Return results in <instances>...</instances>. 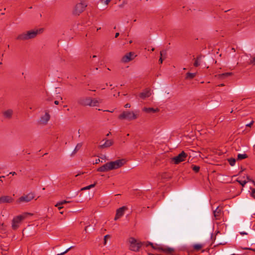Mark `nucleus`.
<instances>
[{
    "instance_id": "f257e3e1",
    "label": "nucleus",
    "mask_w": 255,
    "mask_h": 255,
    "mask_svg": "<svg viewBox=\"0 0 255 255\" xmlns=\"http://www.w3.org/2000/svg\"><path fill=\"white\" fill-rule=\"evenodd\" d=\"M138 113V112L137 111L135 112L124 111L119 116V119L120 120H127L130 121L137 119Z\"/></svg>"
},
{
    "instance_id": "f03ea898",
    "label": "nucleus",
    "mask_w": 255,
    "mask_h": 255,
    "mask_svg": "<svg viewBox=\"0 0 255 255\" xmlns=\"http://www.w3.org/2000/svg\"><path fill=\"white\" fill-rule=\"evenodd\" d=\"M27 216V213L24 215H20L13 218L12 221V228L14 230H16L19 227V224Z\"/></svg>"
},
{
    "instance_id": "7ed1b4c3",
    "label": "nucleus",
    "mask_w": 255,
    "mask_h": 255,
    "mask_svg": "<svg viewBox=\"0 0 255 255\" xmlns=\"http://www.w3.org/2000/svg\"><path fill=\"white\" fill-rule=\"evenodd\" d=\"M87 6V3L85 2H81L77 3L73 11V14L79 15L80 13L84 11Z\"/></svg>"
},
{
    "instance_id": "20e7f679",
    "label": "nucleus",
    "mask_w": 255,
    "mask_h": 255,
    "mask_svg": "<svg viewBox=\"0 0 255 255\" xmlns=\"http://www.w3.org/2000/svg\"><path fill=\"white\" fill-rule=\"evenodd\" d=\"M130 243V249L134 252H138L141 247L142 243L141 242H137V241L134 238H130L129 239Z\"/></svg>"
},
{
    "instance_id": "39448f33",
    "label": "nucleus",
    "mask_w": 255,
    "mask_h": 255,
    "mask_svg": "<svg viewBox=\"0 0 255 255\" xmlns=\"http://www.w3.org/2000/svg\"><path fill=\"white\" fill-rule=\"evenodd\" d=\"M188 155L184 151H182L177 156H174L171 158L172 161L175 164H178L180 162L185 161V158Z\"/></svg>"
},
{
    "instance_id": "423d86ee",
    "label": "nucleus",
    "mask_w": 255,
    "mask_h": 255,
    "mask_svg": "<svg viewBox=\"0 0 255 255\" xmlns=\"http://www.w3.org/2000/svg\"><path fill=\"white\" fill-rule=\"evenodd\" d=\"M112 170L117 169L124 165L126 160L124 159H118L114 161L109 162Z\"/></svg>"
},
{
    "instance_id": "0eeeda50",
    "label": "nucleus",
    "mask_w": 255,
    "mask_h": 255,
    "mask_svg": "<svg viewBox=\"0 0 255 255\" xmlns=\"http://www.w3.org/2000/svg\"><path fill=\"white\" fill-rule=\"evenodd\" d=\"M34 198V195L33 193H29V194L22 196L20 198H19L17 200V203H21V202H28L32 200Z\"/></svg>"
},
{
    "instance_id": "6e6552de",
    "label": "nucleus",
    "mask_w": 255,
    "mask_h": 255,
    "mask_svg": "<svg viewBox=\"0 0 255 255\" xmlns=\"http://www.w3.org/2000/svg\"><path fill=\"white\" fill-rule=\"evenodd\" d=\"M43 32V29L40 28L39 29L31 30L26 31V33L28 39L34 38L36 36L38 33H42Z\"/></svg>"
},
{
    "instance_id": "1a4fd4ad",
    "label": "nucleus",
    "mask_w": 255,
    "mask_h": 255,
    "mask_svg": "<svg viewBox=\"0 0 255 255\" xmlns=\"http://www.w3.org/2000/svg\"><path fill=\"white\" fill-rule=\"evenodd\" d=\"M136 56V55H135V53L133 52H130L127 53L125 56L123 57L122 61L124 63H128L133 59Z\"/></svg>"
},
{
    "instance_id": "9d476101",
    "label": "nucleus",
    "mask_w": 255,
    "mask_h": 255,
    "mask_svg": "<svg viewBox=\"0 0 255 255\" xmlns=\"http://www.w3.org/2000/svg\"><path fill=\"white\" fill-rule=\"evenodd\" d=\"M128 209V207L125 206L118 209L116 211V214L114 220H117L118 219L122 217L124 215L125 212Z\"/></svg>"
},
{
    "instance_id": "9b49d317",
    "label": "nucleus",
    "mask_w": 255,
    "mask_h": 255,
    "mask_svg": "<svg viewBox=\"0 0 255 255\" xmlns=\"http://www.w3.org/2000/svg\"><path fill=\"white\" fill-rule=\"evenodd\" d=\"M91 102V98L90 97H82L80 98L78 101V103L83 106H89Z\"/></svg>"
},
{
    "instance_id": "f8f14e48",
    "label": "nucleus",
    "mask_w": 255,
    "mask_h": 255,
    "mask_svg": "<svg viewBox=\"0 0 255 255\" xmlns=\"http://www.w3.org/2000/svg\"><path fill=\"white\" fill-rule=\"evenodd\" d=\"M151 95L150 90L148 88H146L144 89L142 92L140 93L139 94V97L140 98L144 100L147 98H148Z\"/></svg>"
},
{
    "instance_id": "ddd939ff",
    "label": "nucleus",
    "mask_w": 255,
    "mask_h": 255,
    "mask_svg": "<svg viewBox=\"0 0 255 255\" xmlns=\"http://www.w3.org/2000/svg\"><path fill=\"white\" fill-rule=\"evenodd\" d=\"M111 167L110 166V162H107L106 164H104L102 166L99 167L97 169V171L99 172H107L108 171L111 170Z\"/></svg>"
},
{
    "instance_id": "4468645a",
    "label": "nucleus",
    "mask_w": 255,
    "mask_h": 255,
    "mask_svg": "<svg viewBox=\"0 0 255 255\" xmlns=\"http://www.w3.org/2000/svg\"><path fill=\"white\" fill-rule=\"evenodd\" d=\"M50 115L47 112H46L45 115L41 117L40 123L43 124H46L50 120Z\"/></svg>"
},
{
    "instance_id": "2eb2a0df",
    "label": "nucleus",
    "mask_w": 255,
    "mask_h": 255,
    "mask_svg": "<svg viewBox=\"0 0 255 255\" xmlns=\"http://www.w3.org/2000/svg\"><path fill=\"white\" fill-rule=\"evenodd\" d=\"M1 204L5 203H11L13 201V199L9 196H3L0 197Z\"/></svg>"
},
{
    "instance_id": "dca6fc26",
    "label": "nucleus",
    "mask_w": 255,
    "mask_h": 255,
    "mask_svg": "<svg viewBox=\"0 0 255 255\" xmlns=\"http://www.w3.org/2000/svg\"><path fill=\"white\" fill-rule=\"evenodd\" d=\"M114 143V142L112 140L107 139L106 140L105 143L99 146V147L101 149L110 147Z\"/></svg>"
},
{
    "instance_id": "f3484780",
    "label": "nucleus",
    "mask_w": 255,
    "mask_h": 255,
    "mask_svg": "<svg viewBox=\"0 0 255 255\" xmlns=\"http://www.w3.org/2000/svg\"><path fill=\"white\" fill-rule=\"evenodd\" d=\"M159 111L158 108L154 109L153 108H146L144 107L143 109V111L147 113H154Z\"/></svg>"
},
{
    "instance_id": "a211bd4d",
    "label": "nucleus",
    "mask_w": 255,
    "mask_h": 255,
    "mask_svg": "<svg viewBox=\"0 0 255 255\" xmlns=\"http://www.w3.org/2000/svg\"><path fill=\"white\" fill-rule=\"evenodd\" d=\"M13 114V111L11 109L7 110L3 113V115L5 118L10 119Z\"/></svg>"
},
{
    "instance_id": "6ab92c4d",
    "label": "nucleus",
    "mask_w": 255,
    "mask_h": 255,
    "mask_svg": "<svg viewBox=\"0 0 255 255\" xmlns=\"http://www.w3.org/2000/svg\"><path fill=\"white\" fill-rule=\"evenodd\" d=\"M17 40H28L26 32H23L19 34L16 38Z\"/></svg>"
},
{
    "instance_id": "aec40b11",
    "label": "nucleus",
    "mask_w": 255,
    "mask_h": 255,
    "mask_svg": "<svg viewBox=\"0 0 255 255\" xmlns=\"http://www.w3.org/2000/svg\"><path fill=\"white\" fill-rule=\"evenodd\" d=\"M196 73H190L188 72L186 74L185 79L191 80L196 76Z\"/></svg>"
},
{
    "instance_id": "412c9836",
    "label": "nucleus",
    "mask_w": 255,
    "mask_h": 255,
    "mask_svg": "<svg viewBox=\"0 0 255 255\" xmlns=\"http://www.w3.org/2000/svg\"><path fill=\"white\" fill-rule=\"evenodd\" d=\"M232 74H233L231 72H227V73H222L221 74H219L218 77L220 79H225L227 77H228L230 76H231Z\"/></svg>"
},
{
    "instance_id": "4be33fe9",
    "label": "nucleus",
    "mask_w": 255,
    "mask_h": 255,
    "mask_svg": "<svg viewBox=\"0 0 255 255\" xmlns=\"http://www.w3.org/2000/svg\"><path fill=\"white\" fill-rule=\"evenodd\" d=\"M201 59H202V56L201 55H198L195 60V62L194 63V66L195 67H198L200 65V61L201 60Z\"/></svg>"
},
{
    "instance_id": "5701e85b",
    "label": "nucleus",
    "mask_w": 255,
    "mask_h": 255,
    "mask_svg": "<svg viewBox=\"0 0 255 255\" xmlns=\"http://www.w3.org/2000/svg\"><path fill=\"white\" fill-rule=\"evenodd\" d=\"M221 214V210L219 209V207H218L216 210L214 211V215L216 219H219V217L220 216Z\"/></svg>"
},
{
    "instance_id": "b1692460",
    "label": "nucleus",
    "mask_w": 255,
    "mask_h": 255,
    "mask_svg": "<svg viewBox=\"0 0 255 255\" xmlns=\"http://www.w3.org/2000/svg\"><path fill=\"white\" fill-rule=\"evenodd\" d=\"M160 250H162L163 252L169 254H172V253L174 252V249L171 248H161Z\"/></svg>"
},
{
    "instance_id": "393cba45",
    "label": "nucleus",
    "mask_w": 255,
    "mask_h": 255,
    "mask_svg": "<svg viewBox=\"0 0 255 255\" xmlns=\"http://www.w3.org/2000/svg\"><path fill=\"white\" fill-rule=\"evenodd\" d=\"M91 103H90V106L91 107H96L98 106L99 102L96 99H92L91 98Z\"/></svg>"
},
{
    "instance_id": "a878e982",
    "label": "nucleus",
    "mask_w": 255,
    "mask_h": 255,
    "mask_svg": "<svg viewBox=\"0 0 255 255\" xmlns=\"http://www.w3.org/2000/svg\"><path fill=\"white\" fill-rule=\"evenodd\" d=\"M248 155L247 154H238L237 156V160H241L248 157Z\"/></svg>"
},
{
    "instance_id": "bb28decb",
    "label": "nucleus",
    "mask_w": 255,
    "mask_h": 255,
    "mask_svg": "<svg viewBox=\"0 0 255 255\" xmlns=\"http://www.w3.org/2000/svg\"><path fill=\"white\" fill-rule=\"evenodd\" d=\"M191 168L195 173H198L200 170V167L199 166L192 164L191 165Z\"/></svg>"
},
{
    "instance_id": "cd10ccee",
    "label": "nucleus",
    "mask_w": 255,
    "mask_h": 255,
    "mask_svg": "<svg viewBox=\"0 0 255 255\" xmlns=\"http://www.w3.org/2000/svg\"><path fill=\"white\" fill-rule=\"evenodd\" d=\"M97 182H95L94 184H91L87 186L84 187L81 189V190H86L88 189H90L91 188L94 187L96 185Z\"/></svg>"
},
{
    "instance_id": "c85d7f7f",
    "label": "nucleus",
    "mask_w": 255,
    "mask_h": 255,
    "mask_svg": "<svg viewBox=\"0 0 255 255\" xmlns=\"http://www.w3.org/2000/svg\"><path fill=\"white\" fill-rule=\"evenodd\" d=\"M81 146H82L81 143H78L77 144V145L76 146L75 149H74V151L72 152V154L76 153L80 149Z\"/></svg>"
},
{
    "instance_id": "c756f323",
    "label": "nucleus",
    "mask_w": 255,
    "mask_h": 255,
    "mask_svg": "<svg viewBox=\"0 0 255 255\" xmlns=\"http://www.w3.org/2000/svg\"><path fill=\"white\" fill-rule=\"evenodd\" d=\"M236 181L239 183L243 187H244L245 184L248 182L246 180H242L239 178L236 180Z\"/></svg>"
},
{
    "instance_id": "7c9ffc66",
    "label": "nucleus",
    "mask_w": 255,
    "mask_h": 255,
    "mask_svg": "<svg viewBox=\"0 0 255 255\" xmlns=\"http://www.w3.org/2000/svg\"><path fill=\"white\" fill-rule=\"evenodd\" d=\"M228 160L231 166H234L235 164L236 161V159L234 158H230L228 159Z\"/></svg>"
},
{
    "instance_id": "2f4dec72",
    "label": "nucleus",
    "mask_w": 255,
    "mask_h": 255,
    "mask_svg": "<svg viewBox=\"0 0 255 255\" xmlns=\"http://www.w3.org/2000/svg\"><path fill=\"white\" fill-rule=\"evenodd\" d=\"M202 248V246L200 244H196L194 246V249L196 251H199Z\"/></svg>"
},
{
    "instance_id": "473e14b6",
    "label": "nucleus",
    "mask_w": 255,
    "mask_h": 255,
    "mask_svg": "<svg viewBox=\"0 0 255 255\" xmlns=\"http://www.w3.org/2000/svg\"><path fill=\"white\" fill-rule=\"evenodd\" d=\"M69 201H67L66 200H63V201H60L58 203H57L56 205H55V206L56 207H58L59 206H61L65 203H69Z\"/></svg>"
},
{
    "instance_id": "72a5a7b5",
    "label": "nucleus",
    "mask_w": 255,
    "mask_h": 255,
    "mask_svg": "<svg viewBox=\"0 0 255 255\" xmlns=\"http://www.w3.org/2000/svg\"><path fill=\"white\" fill-rule=\"evenodd\" d=\"M250 189L251 190L252 192L251 193V196L254 199H255V188L250 187Z\"/></svg>"
},
{
    "instance_id": "f704fd0d",
    "label": "nucleus",
    "mask_w": 255,
    "mask_h": 255,
    "mask_svg": "<svg viewBox=\"0 0 255 255\" xmlns=\"http://www.w3.org/2000/svg\"><path fill=\"white\" fill-rule=\"evenodd\" d=\"M160 54L161 57H162L164 58H165L166 57V50H163L161 51Z\"/></svg>"
},
{
    "instance_id": "c9c22d12",
    "label": "nucleus",
    "mask_w": 255,
    "mask_h": 255,
    "mask_svg": "<svg viewBox=\"0 0 255 255\" xmlns=\"http://www.w3.org/2000/svg\"><path fill=\"white\" fill-rule=\"evenodd\" d=\"M249 64L255 66V56L249 62Z\"/></svg>"
},
{
    "instance_id": "e433bc0d",
    "label": "nucleus",
    "mask_w": 255,
    "mask_h": 255,
    "mask_svg": "<svg viewBox=\"0 0 255 255\" xmlns=\"http://www.w3.org/2000/svg\"><path fill=\"white\" fill-rule=\"evenodd\" d=\"M73 248V247H71L67 249L65 251L63 252L62 253L58 254L57 255H64V254H66L68 251H69L71 249Z\"/></svg>"
},
{
    "instance_id": "4c0bfd02",
    "label": "nucleus",
    "mask_w": 255,
    "mask_h": 255,
    "mask_svg": "<svg viewBox=\"0 0 255 255\" xmlns=\"http://www.w3.org/2000/svg\"><path fill=\"white\" fill-rule=\"evenodd\" d=\"M254 123V121L253 120H252L250 123L247 124L246 125V127L251 128L253 125Z\"/></svg>"
},
{
    "instance_id": "58836bf2",
    "label": "nucleus",
    "mask_w": 255,
    "mask_h": 255,
    "mask_svg": "<svg viewBox=\"0 0 255 255\" xmlns=\"http://www.w3.org/2000/svg\"><path fill=\"white\" fill-rule=\"evenodd\" d=\"M246 178H247V180H246L248 182L250 181V182H252V183L254 182V180H253L252 179H251L249 176H247Z\"/></svg>"
},
{
    "instance_id": "ea45409f",
    "label": "nucleus",
    "mask_w": 255,
    "mask_h": 255,
    "mask_svg": "<svg viewBox=\"0 0 255 255\" xmlns=\"http://www.w3.org/2000/svg\"><path fill=\"white\" fill-rule=\"evenodd\" d=\"M110 238V236L109 235H106L105 237H104V242H105V244H106V238Z\"/></svg>"
},
{
    "instance_id": "a19ab883",
    "label": "nucleus",
    "mask_w": 255,
    "mask_h": 255,
    "mask_svg": "<svg viewBox=\"0 0 255 255\" xmlns=\"http://www.w3.org/2000/svg\"><path fill=\"white\" fill-rule=\"evenodd\" d=\"M4 227H5V225H4V224L3 223L1 224L0 225V229L1 230H3L4 231Z\"/></svg>"
},
{
    "instance_id": "79ce46f5",
    "label": "nucleus",
    "mask_w": 255,
    "mask_h": 255,
    "mask_svg": "<svg viewBox=\"0 0 255 255\" xmlns=\"http://www.w3.org/2000/svg\"><path fill=\"white\" fill-rule=\"evenodd\" d=\"M149 245H150L153 249H155L152 243L148 242V244L146 245V246Z\"/></svg>"
},
{
    "instance_id": "37998d69",
    "label": "nucleus",
    "mask_w": 255,
    "mask_h": 255,
    "mask_svg": "<svg viewBox=\"0 0 255 255\" xmlns=\"http://www.w3.org/2000/svg\"><path fill=\"white\" fill-rule=\"evenodd\" d=\"M100 162V160L99 158L96 159L94 162V164H98Z\"/></svg>"
},
{
    "instance_id": "c03bdc74",
    "label": "nucleus",
    "mask_w": 255,
    "mask_h": 255,
    "mask_svg": "<svg viewBox=\"0 0 255 255\" xmlns=\"http://www.w3.org/2000/svg\"><path fill=\"white\" fill-rule=\"evenodd\" d=\"M130 105L128 103H127L125 105V108H130Z\"/></svg>"
},
{
    "instance_id": "a18cd8bd",
    "label": "nucleus",
    "mask_w": 255,
    "mask_h": 255,
    "mask_svg": "<svg viewBox=\"0 0 255 255\" xmlns=\"http://www.w3.org/2000/svg\"><path fill=\"white\" fill-rule=\"evenodd\" d=\"M162 62H163L162 57L160 56V58L159 59V62L160 64H162Z\"/></svg>"
},
{
    "instance_id": "49530a36",
    "label": "nucleus",
    "mask_w": 255,
    "mask_h": 255,
    "mask_svg": "<svg viewBox=\"0 0 255 255\" xmlns=\"http://www.w3.org/2000/svg\"><path fill=\"white\" fill-rule=\"evenodd\" d=\"M240 234L241 235H247V233L246 232H241L240 233Z\"/></svg>"
},
{
    "instance_id": "de8ad7c7",
    "label": "nucleus",
    "mask_w": 255,
    "mask_h": 255,
    "mask_svg": "<svg viewBox=\"0 0 255 255\" xmlns=\"http://www.w3.org/2000/svg\"><path fill=\"white\" fill-rule=\"evenodd\" d=\"M110 1H111V0H106L105 1V3L106 4H108L110 2Z\"/></svg>"
},
{
    "instance_id": "09e8293b",
    "label": "nucleus",
    "mask_w": 255,
    "mask_h": 255,
    "mask_svg": "<svg viewBox=\"0 0 255 255\" xmlns=\"http://www.w3.org/2000/svg\"><path fill=\"white\" fill-rule=\"evenodd\" d=\"M46 101H51L52 100V98L51 97H49V98H48L46 99Z\"/></svg>"
},
{
    "instance_id": "8fccbe9b",
    "label": "nucleus",
    "mask_w": 255,
    "mask_h": 255,
    "mask_svg": "<svg viewBox=\"0 0 255 255\" xmlns=\"http://www.w3.org/2000/svg\"><path fill=\"white\" fill-rule=\"evenodd\" d=\"M58 207V208L59 210H61L63 208V207L61 206H58V207Z\"/></svg>"
},
{
    "instance_id": "3c124183",
    "label": "nucleus",
    "mask_w": 255,
    "mask_h": 255,
    "mask_svg": "<svg viewBox=\"0 0 255 255\" xmlns=\"http://www.w3.org/2000/svg\"><path fill=\"white\" fill-rule=\"evenodd\" d=\"M119 34H119V32H117V33H116V34H115V37H116V38L118 37L119 36Z\"/></svg>"
},
{
    "instance_id": "603ef678",
    "label": "nucleus",
    "mask_w": 255,
    "mask_h": 255,
    "mask_svg": "<svg viewBox=\"0 0 255 255\" xmlns=\"http://www.w3.org/2000/svg\"><path fill=\"white\" fill-rule=\"evenodd\" d=\"M54 104L56 105H58L59 104V102L58 101H55Z\"/></svg>"
},
{
    "instance_id": "864d4df0",
    "label": "nucleus",
    "mask_w": 255,
    "mask_h": 255,
    "mask_svg": "<svg viewBox=\"0 0 255 255\" xmlns=\"http://www.w3.org/2000/svg\"><path fill=\"white\" fill-rule=\"evenodd\" d=\"M10 174H12V175H14L16 174V173L15 172H11L9 173Z\"/></svg>"
},
{
    "instance_id": "5fc2aeb1",
    "label": "nucleus",
    "mask_w": 255,
    "mask_h": 255,
    "mask_svg": "<svg viewBox=\"0 0 255 255\" xmlns=\"http://www.w3.org/2000/svg\"><path fill=\"white\" fill-rule=\"evenodd\" d=\"M244 249L245 250H252V251H255V250L252 249L251 248H245Z\"/></svg>"
},
{
    "instance_id": "6e6d98bb",
    "label": "nucleus",
    "mask_w": 255,
    "mask_h": 255,
    "mask_svg": "<svg viewBox=\"0 0 255 255\" xmlns=\"http://www.w3.org/2000/svg\"><path fill=\"white\" fill-rule=\"evenodd\" d=\"M224 86V84H221L220 85H219V86Z\"/></svg>"
},
{
    "instance_id": "4d7b16f0",
    "label": "nucleus",
    "mask_w": 255,
    "mask_h": 255,
    "mask_svg": "<svg viewBox=\"0 0 255 255\" xmlns=\"http://www.w3.org/2000/svg\"><path fill=\"white\" fill-rule=\"evenodd\" d=\"M110 134H111V132H109L108 133H107V134L106 135V136H109L110 135Z\"/></svg>"
},
{
    "instance_id": "13d9d810",
    "label": "nucleus",
    "mask_w": 255,
    "mask_h": 255,
    "mask_svg": "<svg viewBox=\"0 0 255 255\" xmlns=\"http://www.w3.org/2000/svg\"><path fill=\"white\" fill-rule=\"evenodd\" d=\"M4 176H0V178H4Z\"/></svg>"
},
{
    "instance_id": "bf43d9fd",
    "label": "nucleus",
    "mask_w": 255,
    "mask_h": 255,
    "mask_svg": "<svg viewBox=\"0 0 255 255\" xmlns=\"http://www.w3.org/2000/svg\"><path fill=\"white\" fill-rule=\"evenodd\" d=\"M148 255H155L152 254H151V253H149V254H148Z\"/></svg>"
},
{
    "instance_id": "052dcab7",
    "label": "nucleus",
    "mask_w": 255,
    "mask_h": 255,
    "mask_svg": "<svg viewBox=\"0 0 255 255\" xmlns=\"http://www.w3.org/2000/svg\"><path fill=\"white\" fill-rule=\"evenodd\" d=\"M154 49H154V48H152L151 49V51H153L154 50Z\"/></svg>"
},
{
    "instance_id": "680f3d73",
    "label": "nucleus",
    "mask_w": 255,
    "mask_h": 255,
    "mask_svg": "<svg viewBox=\"0 0 255 255\" xmlns=\"http://www.w3.org/2000/svg\"><path fill=\"white\" fill-rule=\"evenodd\" d=\"M97 57V56H96V55H93V58H95V57Z\"/></svg>"
},
{
    "instance_id": "e2e57ef3",
    "label": "nucleus",
    "mask_w": 255,
    "mask_h": 255,
    "mask_svg": "<svg viewBox=\"0 0 255 255\" xmlns=\"http://www.w3.org/2000/svg\"><path fill=\"white\" fill-rule=\"evenodd\" d=\"M105 111H106V112H112V111H109V110H106Z\"/></svg>"
},
{
    "instance_id": "0e129e2a",
    "label": "nucleus",
    "mask_w": 255,
    "mask_h": 255,
    "mask_svg": "<svg viewBox=\"0 0 255 255\" xmlns=\"http://www.w3.org/2000/svg\"><path fill=\"white\" fill-rule=\"evenodd\" d=\"M87 227H86L85 228V231H86L87 230Z\"/></svg>"
},
{
    "instance_id": "69168bd1",
    "label": "nucleus",
    "mask_w": 255,
    "mask_h": 255,
    "mask_svg": "<svg viewBox=\"0 0 255 255\" xmlns=\"http://www.w3.org/2000/svg\"><path fill=\"white\" fill-rule=\"evenodd\" d=\"M232 49L233 50H234V51H235V48H232Z\"/></svg>"
},
{
    "instance_id": "338daca9",
    "label": "nucleus",
    "mask_w": 255,
    "mask_h": 255,
    "mask_svg": "<svg viewBox=\"0 0 255 255\" xmlns=\"http://www.w3.org/2000/svg\"><path fill=\"white\" fill-rule=\"evenodd\" d=\"M230 9L227 10H225V12H226L229 11H230Z\"/></svg>"
},
{
    "instance_id": "774afa93",
    "label": "nucleus",
    "mask_w": 255,
    "mask_h": 255,
    "mask_svg": "<svg viewBox=\"0 0 255 255\" xmlns=\"http://www.w3.org/2000/svg\"><path fill=\"white\" fill-rule=\"evenodd\" d=\"M253 183L255 185V181H254V182H253Z\"/></svg>"
}]
</instances>
